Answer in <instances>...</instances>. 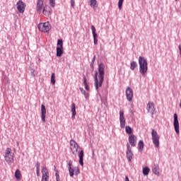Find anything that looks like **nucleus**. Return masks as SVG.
<instances>
[{"label": "nucleus", "instance_id": "39", "mask_svg": "<svg viewBox=\"0 0 181 181\" xmlns=\"http://www.w3.org/2000/svg\"><path fill=\"white\" fill-rule=\"evenodd\" d=\"M93 39H97V37H98V35H97V33H93Z\"/></svg>", "mask_w": 181, "mask_h": 181}, {"label": "nucleus", "instance_id": "6", "mask_svg": "<svg viewBox=\"0 0 181 181\" xmlns=\"http://www.w3.org/2000/svg\"><path fill=\"white\" fill-rule=\"evenodd\" d=\"M38 29L41 32H49L52 29V25L49 22L41 23L38 25Z\"/></svg>", "mask_w": 181, "mask_h": 181}, {"label": "nucleus", "instance_id": "33", "mask_svg": "<svg viewBox=\"0 0 181 181\" xmlns=\"http://www.w3.org/2000/svg\"><path fill=\"white\" fill-rule=\"evenodd\" d=\"M54 170H55V176H56V180L57 181H60V178H59V170H56V168H54Z\"/></svg>", "mask_w": 181, "mask_h": 181}, {"label": "nucleus", "instance_id": "5", "mask_svg": "<svg viewBox=\"0 0 181 181\" xmlns=\"http://www.w3.org/2000/svg\"><path fill=\"white\" fill-rule=\"evenodd\" d=\"M126 150V158L129 163L132 162V158H134V153H132V148H131V145L129 143H127Z\"/></svg>", "mask_w": 181, "mask_h": 181}, {"label": "nucleus", "instance_id": "13", "mask_svg": "<svg viewBox=\"0 0 181 181\" xmlns=\"http://www.w3.org/2000/svg\"><path fill=\"white\" fill-rule=\"evenodd\" d=\"M173 125H174V128L176 134H179L180 132L179 120L177 119V114L176 113L174 114Z\"/></svg>", "mask_w": 181, "mask_h": 181}, {"label": "nucleus", "instance_id": "45", "mask_svg": "<svg viewBox=\"0 0 181 181\" xmlns=\"http://www.w3.org/2000/svg\"><path fill=\"white\" fill-rule=\"evenodd\" d=\"M175 1H177V0H175Z\"/></svg>", "mask_w": 181, "mask_h": 181}, {"label": "nucleus", "instance_id": "21", "mask_svg": "<svg viewBox=\"0 0 181 181\" xmlns=\"http://www.w3.org/2000/svg\"><path fill=\"white\" fill-rule=\"evenodd\" d=\"M79 90L83 94L86 100H88V98L90 97V95L88 94V93L86 92V90L83 88H80Z\"/></svg>", "mask_w": 181, "mask_h": 181}, {"label": "nucleus", "instance_id": "3", "mask_svg": "<svg viewBox=\"0 0 181 181\" xmlns=\"http://www.w3.org/2000/svg\"><path fill=\"white\" fill-rule=\"evenodd\" d=\"M13 153H12V149L11 148H7L5 152V160L8 165H11L13 163Z\"/></svg>", "mask_w": 181, "mask_h": 181}, {"label": "nucleus", "instance_id": "19", "mask_svg": "<svg viewBox=\"0 0 181 181\" xmlns=\"http://www.w3.org/2000/svg\"><path fill=\"white\" fill-rule=\"evenodd\" d=\"M78 156H79V164L81 166H83L84 162L83 161V158H84V151L83 150H81L79 152Z\"/></svg>", "mask_w": 181, "mask_h": 181}, {"label": "nucleus", "instance_id": "15", "mask_svg": "<svg viewBox=\"0 0 181 181\" xmlns=\"http://www.w3.org/2000/svg\"><path fill=\"white\" fill-rule=\"evenodd\" d=\"M45 6H43V0H37V6H36V11L37 13H42Z\"/></svg>", "mask_w": 181, "mask_h": 181}, {"label": "nucleus", "instance_id": "12", "mask_svg": "<svg viewBox=\"0 0 181 181\" xmlns=\"http://www.w3.org/2000/svg\"><path fill=\"white\" fill-rule=\"evenodd\" d=\"M42 181H49V171L46 167L42 168Z\"/></svg>", "mask_w": 181, "mask_h": 181}, {"label": "nucleus", "instance_id": "40", "mask_svg": "<svg viewBox=\"0 0 181 181\" xmlns=\"http://www.w3.org/2000/svg\"><path fill=\"white\" fill-rule=\"evenodd\" d=\"M74 4H75L74 0H71V6L72 8H74Z\"/></svg>", "mask_w": 181, "mask_h": 181}, {"label": "nucleus", "instance_id": "43", "mask_svg": "<svg viewBox=\"0 0 181 181\" xmlns=\"http://www.w3.org/2000/svg\"><path fill=\"white\" fill-rule=\"evenodd\" d=\"M178 49H179L180 55V57H181V45H179V46H178Z\"/></svg>", "mask_w": 181, "mask_h": 181}, {"label": "nucleus", "instance_id": "41", "mask_svg": "<svg viewBox=\"0 0 181 181\" xmlns=\"http://www.w3.org/2000/svg\"><path fill=\"white\" fill-rule=\"evenodd\" d=\"M94 45H98V40L97 38L93 39Z\"/></svg>", "mask_w": 181, "mask_h": 181}, {"label": "nucleus", "instance_id": "27", "mask_svg": "<svg viewBox=\"0 0 181 181\" xmlns=\"http://www.w3.org/2000/svg\"><path fill=\"white\" fill-rule=\"evenodd\" d=\"M83 84L85 86V89L88 91L90 90V87L88 86V84H87V79L86 78V76L83 77Z\"/></svg>", "mask_w": 181, "mask_h": 181}, {"label": "nucleus", "instance_id": "24", "mask_svg": "<svg viewBox=\"0 0 181 181\" xmlns=\"http://www.w3.org/2000/svg\"><path fill=\"white\" fill-rule=\"evenodd\" d=\"M138 146H139V151H140V152H142L144 151V141H140L138 144Z\"/></svg>", "mask_w": 181, "mask_h": 181}, {"label": "nucleus", "instance_id": "44", "mask_svg": "<svg viewBox=\"0 0 181 181\" xmlns=\"http://www.w3.org/2000/svg\"><path fill=\"white\" fill-rule=\"evenodd\" d=\"M125 181H129V178H128V176H125Z\"/></svg>", "mask_w": 181, "mask_h": 181}, {"label": "nucleus", "instance_id": "4", "mask_svg": "<svg viewBox=\"0 0 181 181\" xmlns=\"http://www.w3.org/2000/svg\"><path fill=\"white\" fill-rule=\"evenodd\" d=\"M151 139L154 146L159 148V134H158V132L155 129H153L151 132Z\"/></svg>", "mask_w": 181, "mask_h": 181}, {"label": "nucleus", "instance_id": "28", "mask_svg": "<svg viewBox=\"0 0 181 181\" xmlns=\"http://www.w3.org/2000/svg\"><path fill=\"white\" fill-rule=\"evenodd\" d=\"M149 168L145 167L144 168H143V175L144 176H148V175H149Z\"/></svg>", "mask_w": 181, "mask_h": 181}, {"label": "nucleus", "instance_id": "16", "mask_svg": "<svg viewBox=\"0 0 181 181\" xmlns=\"http://www.w3.org/2000/svg\"><path fill=\"white\" fill-rule=\"evenodd\" d=\"M41 119L43 122H46V106L41 105Z\"/></svg>", "mask_w": 181, "mask_h": 181}, {"label": "nucleus", "instance_id": "8", "mask_svg": "<svg viewBox=\"0 0 181 181\" xmlns=\"http://www.w3.org/2000/svg\"><path fill=\"white\" fill-rule=\"evenodd\" d=\"M70 149L73 153V155H77V152L78 151V144L76 141L71 139L70 141Z\"/></svg>", "mask_w": 181, "mask_h": 181}, {"label": "nucleus", "instance_id": "25", "mask_svg": "<svg viewBox=\"0 0 181 181\" xmlns=\"http://www.w3.org/2000/svg\"><path fill=\"white\" fill-rule=\"evenodd\" d=\"M15 177L18 180H21V170H19L18 169H17L15 172Z\"/></svg>", "mask_w": 181, "mask_h": 181}, {"label": "nucleus", "instance_id": "26", "mask_svg": "<svg viewBox=\"0 0 181 181\" xmlns=\"http://www.w3.org/2000/svg\"><path fill=\"white\" fill-rule=\"evenodd\" d=\"M138 66V64H136V62L133 61L130 64V69L131 70L134 71L135 70V68Z\"/></svg>", "mask_w": 181, "mask_h": 181}, {"label": "nucleus", "instance_id": "1", "mask_svg": "<svg viewBox=\"0 0 181 181\" xmlns=\"http://www.w3.org/2000/svg\"><path fill=\"white\" fill-rule=\"evenodd\" d=\"M105 76V64L104 63H100L98 67V71H95L94 75V85L95 90L98 91L99 87H103V83H104V77Z\"/></svg>", "mask_w": 181, "mask_h": 181}, {"label": "nucleus", "instance_id": "17", "mask_svg": "<svg viewBox=\"0 0 181 181\" xmlns=\"http://www.w3.org/2000/svg\"><path fill=\"white\" fill-rule=\"evenodd\" d=\"M129 142L131 146H136V136L134 134L130 135L129 136Z\"/></svg>", "mask_w": 181, "mask_h": 181}, {"label": "nucleus", "instance_id": "29", "mask_svg": "<svg viewBox=\"0 0 181 181\" xmlns=\"http://www.w3.org/2000/svg\"><path fill=\"white\" fill-rule=\"evenodd\" d=\"M126 133H127L129 135H131L132 134V129L129 126H127L125 127Z\"/></svg>", "mask_w": 181, "mask_h": 181}, {"label": "nucleus", "instance_id": "35", "mask_svg": "<svg viewBox=\"0 0 181 181\" xmlns=\"http://www.w3.org/2000/svg\"><path fill=\"white\" fill-rule=\"evenodd\" d=\"M120 122V128H125V120H119Z\"/></svg>", "mask_w": 181, "mask_h": 181}, {"label": "nucleus", "instance_id": "10", "mask_svg": "<svg viewBox=\"0 0 181 181\" xmlns=\"http://www.w3.org/2000/svg\"><path fill=\"white\" fill-rule=\"evenodd\" d=\"M126 97L127 101H132V98H134V91L131 87H127L126 89Z\"/></svg>", "mask_w": 181, "mask_h": 181}, {"label": "nucleus", "instance_id": "9", "mask_svg": "<svg viewBox=\"0 0 181 181\" xmlns=\"http://www.w3.org/2000/svg\"><path fill=\"white\" fill-rule=\"evenodd\" d=\"M146 110L148 112L151 114V115H155L156 113V108H155V105L152 102H148L147 104Z\"/></svg>", "mask_w": 181, "mask_h": 181}, {"label": "nucleus", "instance_id": "37", "mask_svg": "<svg viewBox=\"0 0 181 181\" xmlns=\"http://www.w3.org/2000/svg\"><path fill=\"white\" fill-rule=\"evenodd\" d=\"M69 168H73V160H70L68 164Z\"/></svg>", "mask_w": 181, "mask_h": 181}, {"label": "nucleus", "instance_id": "30", "mask_svg": "<svg viewBox=\"0 0 181 181\" xmlns=\"http://www.w3.org/2000/svg\"><path fill=\"white\" fill-rule=\"evenodd\" d=\"M125 120V117H124V111L120 110L119 111V121H124Z\"/></svg>", "mask_w": 181, "mask_h": 181}, {"label": "nucleus", "instance_id": "42", "mask_svg": "<svg viewBox=\"0 0 181 181\" xmlns=\"http://www.w3.org/2000/svg\"><path fill=\"white\" fill-rule=\"evenodd\" d=\"M37 176H40V169L37 170Z\"/></svg>", "mask_w": 181, "mask_h": 181}, {"label": "nucleus", "instance_id": "38", "mask_svg": "<svg viewBox=\"0 0 181 181\" xmlns=\"http://www.w3.org/2000/svg\"><path fill=\"white\" fill-rule=\"evenodd\" d=\"M91 30H92V33H95V27H94V25L91 26Z\"/></svg>", "mask_w": 181, "mask_h": 181}, {"label": "nucleus", "instance_id": "2", "mask_svg": "<svg viewBox=\"0 0 181 181\" xmlns=\"http://www.w3.org/2000/svg\"><path fill=\"white\" fill-rule=\"evenodd\" d=\"M139 73L145 76L148 73V61L144 57H139Z\"/></svg>", "mask_w": 181, "mask_h": 181}, {"label": "nucleus", "instance_id": "7", "mask_svg": "<svg viewBox=\"0 0 181 181\" xmlns=\"http://www.w3.org/2000/svg\"><path fill=\"white\" fill-rule=\"evenodd\" d=\"M57 46V57H62L63 54V40L59 39Z\"/></svg>", "mask_w": 181, "mask_h": 181}, {"label": "nucleus", "instance_id": "31", "mask_svg": "<svg viewBox=\"0 0 181 181\" xmlns=\"http://www.w3.org/2000/svg\"><path fill=\"white\" fill-rule=\"evenodd\" d=\"M153 173H154V175H157V176H159V175H160L159 171H158V167H156V165H155V167L153 168Z\"/></svg>", "mask_w": 181, "mask_h": 181}, {"label": "nucleus", "instance_id": "34", "mask_svg": "<svg viewBox=\"0 0 181 181\" xmlns=\"http://www.w3.org/2000/svg\"><path fill=\"white\" fill-rule=\"evenodd\" d=\"M49 5L52 8H54V6L56 5V0H49Z\"/></svg>", "mask_w": 181, "mask_h": 181}, {"label": "nucleus", "instance_id": "20", "mask_svg": "<svg viewBox=\"0 0 181 181\" xmlns=\"http://www.w3.org/2000/svg\"><path fill=\"white\" fill-rule=\"evenodd\" d=\"M71 112H72V116L71 118L72 119H74V118H76V104L75 103H72L71 104Z\"/></svg>", "mask_w": 181, "mask_h": 181}, {"label": "nucleus", "instance_id": "14", "mask_svg": "<svg viewBox=\"0 0 181 181\" xmlns=\"http://www.w3.org/2000/svg\"><path fill=\"white\" fill-rule=\"evenodd\" d=\"M69 172L70 177H73L74 176V173L76 175L80 174V169L78 168V167H75L74 168L73 167H71L69 168Z\"/></svg>", "mask_w": 181, "mask_h": 181}, {"label": "nucleus", "instance_id": "23", "mask_svg": "<svg viewBox=\"0 0 181 181\" xmlns=\"http://www.w3.org/2000/svg\"><path fill=\"white\" fill-rule=\"evenodd\" d=\"M51 83L54 86L56 84V74L52 73L51 75Z\"/></svg>", "mask_w": 181, "mask_h": 181}, {"label": "nucleus", "instance_id": "36", "mask_svg": "<svg viewBox=\"0 0 181 181\" xmlns=\"http://www.w3.org/2000/svg\"><path fill=\"white\" fill-rule=\"evenodd\" d=\"M35 168H36L37 170L40 169V163L37 162L36 164H35Z\"/></svg>", "mask_w": 181, "mask_h": 181}, {"label": "nucleus", "instance_id": "11", "mask_svg": "<svg viewBox=\"0 0 181 181\" xmlns=\"http://www.w3.org/2000/svg\"><path fill=\"white\" fill-rule=\"evenodd\" d=\"M17 9L20 13H23L25 12V8H26V4L22 1H18L16 4Z\"/></svg>", "mask_w": 181, "mask_h": 181}, {"label": "nucleus", "instance_id": "32", "mask_svg": "<svg viewBox=\"0 0 181 181\" xmlns=\"http://www.w3.org/2000/svg\"><path fill=\"white\" fill-rule=\"evenodd\" d=\"M122 4H124V0H119L118 8H119V11H121V9H122Z\"/></svg>", "mask_w": 181, "mask_h": 181}, {"label": "nucleus", "instance_id": "18", "mask_svg": "<svg viewBox=\"0 0 181 181\" xmlns=\"http://www.w3.org/2000/svg\"><path fill=\"white\" fill-rule=\"evenodd\" d=\"M42 13L45 16H50L52 14V8L49 6H45L42 10Z\"/></svg>", "mask_w": 181, "mask_h": 181}, {"label": "nucleus", "instance_id": "22", "mask_svg": "<svg viewBox=\"0 0 181 181\" xmlns=\"http://www.w3.org/2000/svg\"><path fill=\"white\" fill-rule=\"evenodd\" d=\"M89 5L93 9H95V6L97 5V0H89Z\"/></svg>", "mask_w": 181, "mask_h": 181}]
</instances>
